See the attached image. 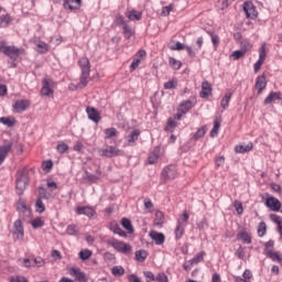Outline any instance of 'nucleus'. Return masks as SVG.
Wrapping results in <instances>:
<instances>
[{
  "instance_id": "obj_1",
  "label": "nucleus",
  "mask_w": 282,
  "mask_h": 282,
  "mask_svg": "<svg viewBox=\"0 0 282 282\" xmlns=\"http://www.w3.org/2000/svg\"><path fill=\"white\" fill-rule=\"evenodd\" d=\"M79 67L82 69V76H80V82L79 86L80 87H87V78H89V72H90V65H89V58L87 57H82L78 61Z\"/></svg>"
},
{
  "instance_id": "obj_2",
  "label": "nucleus",
  "mask_w": 282,
  "mask_h": 282,
  "mask_svg": "<svg viewBox=\"0 0 282 282\" xmlns=\"http://www.w3.org/2000/svg\"><path fill=\"white\" fill-rule=\"evenodd\" d=\"M28 172L26 170H20L18 171V177L15 181V191L17 195H23L25 192V188H28Z\"/></svg>"
},
{
  "instance_id": "obj_3",
  "label": "nucleus",
  "mask_w": 282,
  "mask_h": 282,
  "mask_svg": "<svg viewBox=\"0 0 282 282\" xmlns=\"http://www.w3.org/2000/svg\"><path fill=\"white\" fill-rule=\"evenodd\" d=\"M108 246H111L113 250L117 252H121V254H131L133 248L131 245L126 243L124 241L117 240L116 238H112L107 241Z\"/></svg>"
},
{
  "instance_id": "obj_4",
  "label": "nucleus",
  "mask_w": 282,
  "mask_h": 282,
  "mask_svg": "<svg viewBox=\"0 0 282 282\" xmlns=\"http://www.w3.org/2000/svg\"><path fill=\"white\" fill-rule=\"evenodd\" d=\"M54 87H56V83H54L51 78H44L42 80V96H52V94H54Z\"/></svg>"
},
{
  "instance_id": "obj_5",
  "label": "nucleus",
  "mask_w": 282,
  "mask_h": 282,
  "mask_svg": "<svg viewBox=\"0 0 282 282\" xmlns=\"http://www.w3.org/2000/svg\"><path fill=\"white\" fill-rule=\"evenodd\" d=\"M122 151L113 145H107L105 149H101L99 151V154L104 158H118V155H121Z\"/></svg>"
},
{
  "instance_id": "obj_6",
  "label": "nucleus",
  "mask_w": 282,
  "mask_h": 282,
  "mask_svg": "<svg viewBox=\"0 0 282 282\" xmlns=\"http://www.w3.org/2000/svg\"><path fill=\"white\" fill-rule=\"evenodd\" d=\"M23 237H24L23 223H21V219H18L13 224V239L14 241H21Z\"/></svg>"
},
{
  "instance_id": "obj_7",
  "label": "nucleus",
  "mask_w": 282,
  "mask_h": 282,
  "mask_svg": "<svg viewBox=\"0 0 282 282\" xmlns=\"http://www.w3.org/2000/svg\"><path fill=\"white\" fill-rule=\"evenodd\" d=\"M264 204L267 208H270L273 213H279V210H281V200L274 196L267 197Z\"/></svg>"
},
{
  "instance_id": "obj_8",
  "label": "nucleus",
  "mask_w": 282,
  "mask_h": 282,
  "mask_svg": "<svg viewBox=\"0 0 282 282\" xmlns=\"http://www.w3.org/2000/svg\"><path fill=\"white\" fill-rule=\"evenodd\" d=\"M12 141H7L4 144L0 145V166L6 162V158H8L12 151Z\"/></svg>"
},
{
  "instance_id": "obj_9",
  "label": "nucleus",
  "mask_w": 282,
  "mask_h": 282,
  "mask_svg": "<svg viewBox=\"0 0 282 282\" xmlns=\"http://www.w3.org/2000/svg\"><path fill=\"white\" fill-rule=\"evenodd\" d=\"M265 87H268V80H265V74H262L257 77L254 88L257 90L258 96L263 94Z\"/></svg>"
},
{
  "instance_id": "obj_10",
  "label": "nucleus",
  "mask_w": 282,
  "mask_h": 282,
  "mask_svg": "<svg viewBox=\"0 0 282 282\" xmlns=\"http://www.w3.org/2000/svg\"><path fill=\"white\" fill-rule=\"evenodd\" d=\"M243 12L246 13L247 19H256L257 8L252 3V1H246L243 3Z\"/></svg>"
},
{
  "instance_id": "obj_11",
  "label": "nucleus",
  "mask_w": 282,
  "mask_h": 282,
  "mask_svg": "<svg viewBox=\"0 0 282 282\" xmlns=\"http://www.w3.org/2000/svg\"><path fill=\"white\" fill-rule=\"evenodd\" d=\"M3 54L12 58V61H17L21 54V50L17 46H4Z\"/></svg>"
},
{
  "instance_id": "obj_12",
  "label": "nucleus",
  "mask_w": 282,
  "mask_h": 282,
  "mask_svg": "<svg viewBox=\"0 0 282 282\" xmlns=\"http://www.w3.org/2000/svg\"><path fill=\"white\" fill-rule=\"evenodd\" d=\"M150 239L155 242L156 246H163L164 241H166V237L162 232H158L155 230L150 231Z\"/></svg>"
},
{
  "instance_id": "obj_13",
  "label": "nucleus",
  "mask_w": 282,
  "mask_h": 282,
  "mask_svg": "<svg viewBox=\"0 0 282 282\" xmlns=\"http://www.w3.org/2000/svg\"><path fill=\"white\" fill-rule=\"evenodd\" d=\"M162 177L164 180H175L177 177V170L173 165L166 166L162 171Z\"/></svg>"
},
{
  "instance_id": "obj_14",
  "label": "nucleus",
  "mask_w": 282,
  "mask_h": 282,
  "mask_svg": "<svg viewBox=\"0 0 282 282\" xmlns=\"http://www.w3.org/2000/svg\"><path fill=\"white\" fill-rule=\"evenodd\" d=\"M86 113L89 118V120H91L93 122H100V112H98V109L91 107V106H88L86 108Z\"/></svg>"
},
{
  "instance_id": "obj_15",
  "label": "nucleus",
  "mask_w": 282,
  "mask_h": 282,
  "mask_svg": "<svg viewBox=\"0 0 282 282\" xmlns=\"http://www.w3.org/2000/svg\"><path fill=\"white\" fill-rule=\"evenodd\" d=\"M68 274L70 276H75V279L79 282H87V279L85 278V273H83L78 268L68 269Z\"/></svg>"
},
{
  "instance_id": "obj_16",
  "label": "nucleus",
  "mask_w": 282,
  "mask_h": 282,
  "mask_svg": "<svg viewBox=\"0 0 282 282\" xmlns=\"http://www.w3.org/2000/svg\"><path fill=\"white\" fill-rule=\"evenodd\" d=\"M252 47V45H250V43L247 42V44H245L241 50H237L231 54V57L234 58V61H239V58H241V56H245L246 52H248V50H250Z\"/></svg>"
},
{
  "instance_id": "obj_17",
  "label": "nucleus",
  "mask_w": 282,
  "mask_h": 282,
  "mask_svg": "<svg viewBox=\"0 0 282 282\" xmlns=\"http://www.w3.org/2000/svg\"><path fill=\"white\" fill-rule=\"evenodd\" d=\"M77 215H85L86 217H94L96 210L89 206H82L76 208Z\"/></svg>"
},
{
  "instance_id": "obj_18",
  "label": "nucleus",
  "mask_w": 282,
  "mask_h": 282,
  "mask_svg": "<svg viewBox=\"0 0 282 282\" xmlns=\"http://www.w3.org/2000/svg\"><path fill=\"white\" fill-rule=\"evenodd\" d=\"M213 94V86L208 82L202 83L200 98H208Z\"/></svg>"
},
{
  "instance_id": "obj_19",
  "label": "nucleus",
  "mask_w": 282,
  "mask_h": 282,
  "mask_svg": "<svg viewBox=\"0 0 282 282\" xmlns=\"http://www.w3.org/2000/svg\"><path fill=\"white\" fill-rule=\"evenodd\" d=\"M28 107H30V101H28L25 99L18 100L13 105V109H15L17 113H21V112L25 111L28 109Z\"/></svg>"
},
{
  "instance_id": "obj_20",
  "label": "nucleus",
  "mask_w": 282,
  "mask_h": 282,
  "mask_svg": "<svg viewBox=\"0 0 282 282\" xmlns=\"http://www.w3.org/2000/svg\"><path fill=\"white\" fill-rule=\"evenodd\" d=\"M82 0H65V10H78L80 8Z\"/></svg>"
},
{
  "instance_id": "obj_21",
  "label": "nucleus",
  "mask_w": 282,
  "mask_h": 282,
  "mask_svg": "<svg viewBox=\"0 0 282 282\" xmlns=\"http://www.w3.org/2000/svg\"><path fill=\"white\" fill-rule=\"evenodd\" d=\"M18 210L19 213L23 214V217H30L32 215V210L25 205V202L20 200L18 203Z\"/></svg>"
},
{
  "instance_id": "obj_22",
  "label": "nucleus",
  "mask_w": 282,
  "mask_h": 282,
  "mask_svg": "<svg viewBox=\"0 0 282 282\" xmlns=\"http://www.w3.org/2000/svg\"><path fill=\"white\" fill-rule=\"evenodd\" d=\"M110 230L115 235H119V237H124V238L127 237V232H124V230H122V228H120V225H118V223H111Z\"/></svg>"
},
{
  "instance_id": "obj_23",
  "label": "nucleus",
  "mask_w": 282,
  "mask_h": 282,
  "mask_svg": "<svg viewBox=\"0 0 282 282\" xmlns=\"http://www.w3.org/2000/svg\"><path fill=\"white\" fill-rule=\"evenodd\" d=\"M274 100H281V93H271L268 95V97L264 99L263 105H272Z\"/></svg>"
},
{
  "instance_id": "obj_24",
  "label": "nucleus",
  "mask_w": 282,
  "mask_h": 282,
  "mask_svg": "<svg viewBox=\"0 0 282 282\" xmlns=\"http://www.w3.org/2000/svg\"><path fill=\"white\" fill-rule=\"evenodd\" d=\"M185 228H186V224H182V221H177V225L174 231L176 239H182V237H184Z\"/></svg>"
},
{
  "instance_id": "obj_25",
  "label": "nucleus",
  "mask_w": 282,
  "mask_h": 282,
  "mask_svg": "<svg viewBox=\"0 0 282 282\" xmlns=\"http://www.w3.org/2000/svg\"><path fill=\"white\" fill-rule=\"evenodd\" d=\"M39 197L37 199H52L54 197V195H52V193L47 192V189H45V187H39Z\"/></svg>"
},
{
  "instance_id": "obj_26",
  "label": "nucleus",
  "mask_w": 282,
  "mask_h": 282,
  "mask_svg": "<svg viewBox=\"0 0 282 282\" xmlns=\"http://www.w3.org/2000/svg\"><path fill=\"white\" fill-rule=\"evenodd\" d=\"M220 127H221V120H219V118H216L214 120V128L210 130V138H216V135L219 134Z\"/></svg>"
},
{
  "instance_id": "obj_27",
  "label": "nucleus",
  "mask_w": 282,
  "mask_h": 282,
  "mask_svg": "<svg viewBox=\"0 0 282 282\" xmlns=\"http://www.w3.org/2000/svg\"><path fill=\"white\" fill-rule=\"evenodd\" d=\"M230 98H232V93H226L223 99L220 100V107L226 110L230 105Z\"/></svg>"
},
{
  "instance_id": "obj_28",
  "label": "nucleus",
  "mask_w": 282,
  "mask_h": 282,
  "mask_svg": "<svg viewBox=\"0 0 282 282\" xmlns=\"http://www.w3.org/2000/svg\"><path fill=\"white\" fill-rule=\"evenodd\" d=\"M121 226L127 230L129 235H133V225L131 224V220H129L128 218H122Z\"/></svg>"
},
{
  "instance_id": "obj_29",
  "label": "nucleus",
  "mask_w": 282,
  "mask_h": 282,
  "mask_svg": "<svg viewBox=\"0 0 282 282\" xmlns=\"http://www.w3.org/2000/svg\"><path fill=\"white\" fill-rule=\"evenodd\" d=\"M128 19L130 21H141L142 20V12L131 10V11L128 12Z\"/></svg>"
},
{
  "instance_id": "obj_30",
  "label": "nucleus",
  "mask_w": 282,
  "mask_h": 282,
  "mask_svg": "<svg viewBox=\"0 0 282 282\" xmlns=\"http://www.w3.org/2000/svg\"><path fill=\"white\" fill-rule=\"evenodd\" d=\"M10 23H12V18L10 17V14L7 13L0 15V28H8Z\"/></svg>"
},
{
  "instance_id": "obj_31",
  "label": "nucleus",
  "mask_w": 282,
  "mask_h": 282,
  "mask_svg": "<svg viewBox=\"0 0 282 282\" xmlns=\"http://www.w3.org/2000/svg\"><path fill=\"white\" fill-rule=\"evenodd\" d=\"M236 153H248L249 151H252V143L245 144V145H237L235 148Z\"/></svg>"
},
{
  "instance_id": "obj_32",
  "label": "nucleus",
  "mask_w": 282,
  "mask_h": 282,
  "mask_svg": "<svg viewBox=\"0 0 282 282\" xmlns=\"http://www.w3.org/2000/svg\"><path fill=\"white\" fill-rule=\"evenodd\" d=\"M134 256H135V259L140 263H142L147 260V257H149V252H147V250H139V251H135Z\"/></svg>"
},
{
  "instance_id": "obj_33",
  "label": "nucleus",
  "mask_w": 282,
  "mask_h": 282,
  "mask_svg": "<svg viewBox=\"0 0 282 282\" xmlns=\"http://www.w3.org/2000/svg\"><path fill=\"white\" fill-rule=\"evenodd\" d=\"M138 138H140V130L135 129L127 137V140L129 144H133Z\"/></svg>"
},
{
  "instance_id": "obj_34",
  "label": "nucleus",
  "mask_w": 282,
  "mask_h": 282,
  "mask_svg": "<svg viewBox=\"0 0 282 282\" xmlns=\"http://www.w3.org/2000/svg\"><path fill=\"white\" fill-rule=\"evenodd\" d=\"M31 226L34 229L43 228V226H45V220L41 217H37V218L32 220Z\"/></svg>"
},
{
  "instance_id": "obj_35",
  "label": "nucleus",
  "mask_w": 282,
  "mask_h": 282,
  "mask_svg": "<svg viewBox=\"0 0 282 282\" xmlns=\"http://www.w3.org/2000/svg\"><path fill=\"white\" fill-rule=\"evenodd\" d=\"M163 224H164V213L156 212L155 219H154V226H162Z\"/></svg>"
},
{
  "instance_id": "obj_36",
  "label": "nucleus",
  "mask_w": 282,
  "mask_h": 282,
  "mask_svg": "<svg viewBox=\"0 0 282 282\" xmlns=\"http://www.w3.org/2000/svg\"><path fill=\"white\" fill-rule=\"evenodd\" d=\"M105 135L107 140H111V138H116V135H118V130H116V128H108L105 130Z\"/></svg>"
},
{
  "instance_id": "obj_37",
  "label": "nucleus",
  "mask_w": 282,
  "mask_h": 282,
  "mask_svg": "<svg viewBox=\"0 0 282 282\" xmlns=\"http://www.w3.org/2000/svg\"><path fill=\"white\" fill-rule=\"evenodd\" d=\"M35 210L43 215V212L45 210V204H43V200L41 198H37L35 202Z\"/></svg>"
},
{
  "instance_id": "obj_38",
  "label": "nucleus",
  "mask_w": 282,
  "mask_h": 282,
  "mask_svg": "<svg viewBox=\"0 0 282 282\" xmlns=\"http://www.w3.org/2000/svg\"><path fill=\"white\" fill-rule=\"evenodd\" d=\"M238 239H241L242 242L248 245L252 243V239L250 238V235H248V232L246 231L238 234Z\"/></svg>"
},
{
  "instance_id": "obj_39",
  "label": "nucleus",
  "mask_w": 282,
  "mask_h": 282,
  "mask_svg": "<svg viewBox=\"0 0 282 282\" xmlns=\"http://www.w3.org/2000/svg\"><path fill=\"white\" fill-rule=\"evenodd\" d=\"M267 257H269V259H272V261H278L279 263H281L282 261L281 256L276 251H268Z\"/></svg>"
},
{
  "instance_id": "obj_40",
  "label": "nucleus",
  "mask_w": 282,
  "mask_h": 282,
  "mask_svg": "<svg viewBox=\"0 0 282 282\" xmlns=\"http://www.w3.org/2000/svg\"><path fill=\"white\" fill-rule=\"evenodd\" d=\"M207 128L206 126L202 127L194 133V140H199L200 138H204L206 135Z\"/></svg>"
},
{
  "instance_id": "obj_41",
  "label": "nucleus",
  "mask_w": 282,
  "mask_h": 282,
  "mask_svg": "<svg viewBox=\"0 0 282 282\" xmlns=\"http://www.w3.org/2000/svg\"><path fill=\"white\" fill-rule=\"evenodd\" d=\"M267 56L268 52L265 51V44H262L259 48V61L265 62Z\"/></svg>"
},
{
  "instance_id": "obj_42",
  "label": "nucleus",
  "mask_w": 282,
  "mask_h": 282,
  "mask_svg": "<svg viewBox=\"0 0 282 282\" xmlns=\"http://www.w3.org/2000/svg\"><path fill=\"white\" fill-rule=\"evenodd\" d=\"M91 257V250L85 249L79 252V259L82 261H87Z\"/></svg>"
},
{
  "instance_id": "obj_43",
  "label": "nucleus",
  "mask_w": 282,
  "mask_h": 282,
  "mask_svg": "<svg viewBox=\"0 0 282 282\" xmlns=\"http://www.w3.org/2000/svg\"><path fill=\"white\" fill-rule=\"evenodd\" d=\"M158 158H160V153L158 151H154L149 155L148 164H155V162H158Z\"/></svg>"
},
{
  "instance_id": "obj_44",
  "label": "nucleus",
  "mask_w": 282,
  "mask_h": 282,
  "mask_svg": "<svg viewBox=\"0 0 282 282\" xmlns=\"http://www.w3.org/2000/svg\"><path fill=\"white\" fill-rule=\"evenodd\" d=\"M85 173H86L85 180H87L88 182H91L93 184L98 182V180H100V176L96 174H91L89 172H85Z\"/></svg>"
},
{
  "instance_id": "obj_45",
  "label": "nucleus",
  "mask_w": 282,
  "mask_h": 282,
  "mask_svg": "<svg viewBox=\"0 0 282 282\" xmlns=\"http://www.w3.org/2000/svg\"><path fill=\"white\" fill-rule=\"evenodd\" d=\"M169 63L173 69H180V67H182V62L175 59L174 57H170Z\"/></svg>"
},
{
  "instance_id": "obj_46",
  "label": "nucleus",
  "mask_w": 282,
  "mask_h": 282,
  "mask_svg": "<svg viewBox=\"0 0 282 282\" xmlns=\"http://www.w3.org/2000/svg\"><path fill=\"white\" fill-rule=\"evenodd\" d=\"M122 30L127 39H130L131 36H133V30L129 26V24H123Z\"/></svg>"
},
{
  "instance_id": "obj_47",
  "label": "nucleus",
  "mask_w": 282,
  "mask_h": 282,
  "mask_svg": "<svg viewBox=\"0 0 282 282\" xmlns=\"http://www.w3.org/2000/svg\"><path fill=\"white\" fill-rule=\"evenodd\" d=\"M111 272H112L113 276H122V274H124V268H122V267H113L111 269Z\"/></svg>"
},
{
  "instance_id": "obj_48",
  "label": "nucleus",
  "mask_w": 282,
  "mask_h": 282,
  "mask_svg": "<svg viewBox=\"0 0 282 282\" xmlns=\"http://www.w3.org/2000/svg\"><path fill=\"white\" fill-rule=\"evenodd\" d=\"M267 229H268V227H267L265 223L261 221V223L259 224V227H258V235H259L260 237H264V236H265V232H267Z\"/></svg>"
},
{
  "instance_id": "obj_49",
  "label": "nucleus",
  "mask_w": 282,
  "mask_h": 282,
  "mask_svg": "<svg viewBox=\"0 0 282 282\" xmlns=\"http://www.w3.org/2000/svg\"><path fill=\"white\" fill-rule=\"evenodd\" d=\"M0 122L6 127H14V121H12V119H10L9 117H1Z\"/></svg>"
},
{
  "instance_id": "obj_50",
  "label": "nucleus",
  "mask_w": 282,
  "mask_h": 282,
  "mask_svg": "<svg viewBox=\"0 0 282 282\" xmlns=\"http://www.w3.org/2000/svg\"><path fill=\"white\" fill-rule=\"evenodd\" d=\"M234 206H235L236 213H238V215H243V205L241 204V202L235 200Z\"/></svg>"
},
{
  "instance_id": "obj_51",
  "label": "nucleus",
  "mask_w": 282,
  "mask_h": 282,
  "mask_svg": "<svg viewBox=\"0 0 282 282\" xmlns=\"http://www.w3.org/2000/svg\"><path fill=\"white\" fill-rule=\"evenodd\" d=\"M66 232L67 235L74 236L78 232V227H76V225H68Z\"/></svg>"
},
{
  "instance_id": "obj_52",
  "label": "nucleus",
  "mask_w": 282,
  "mask_h": 282,
  "mask_svg": "<svg viewBox=\"0 0 282 282\" xmlns=\"http://www.w3.org/2000/svg\"><path fill=\"white\" fill-rule=\"evenodd\" d=\"M170 50H172L173 52H180L182 50H185V46L181 42H176L175 45H170Z\"/></svg>"
},
{
  "instance_id": "obj_53",
  "label": "nucleus",
  "mask_w": 282,
  "mask_h": 282,
  "mask_svg": "<svg viewBox=\"0 0 282 282\" xmlns=\"http://www.w3.org/2000/svg\"><path fill=\"white\" fill-rule=\"evenodd\" d=\"M181 109H183V111H186V112L189 109H193V101L186 100L185 102L181 104Z\"/></svg>"
},
{
  "instance_id": "obj_54",
  "label": "nucleus",
  "mask_w": 282,
  "mask_h": 282,
  "mask_svg": "<svg viewBox=\"0 0 282 282\" xmlns=\"http://www.w3.org/2000/svg\"><path fill=\"white\" fill-rule=\"evenodd\" d=\"M143 275L145 276L147 282L155 281V274L151 271H144Z\"/></svg>"
},
{
  "instance_id": "obj_55",
  "label": "nucleus",
  "mask_w": 282,
  "mask_h": 282,
  "mask_svg": "<svg viewBox=\"0 0 282 282\" xmlns=\"http://www.w3.org/2000/svg\"><path fill=\"white\" fill-rule=\"evenodd\" d=\"M36 47H39L37 52H40V54L47 52V44H45V42L37 43Z\"/></svg>"
},
{
  "instance_id": "obj_56",
  "label": "nucleus",
  "mask_w": 282,
  "mask_h": 282,
  "mask_svg": "<svg viewBox=\"0 0 282 282\" xmlns=\"http://www.w3.org/2000/svg\"><path fill=\"white\" fill-rule=\"evenodd\" d=\"M204 259V254L197 253L193 259L189 260L191 265L194 263H199Z\"/></svg>"
},
{
  "instance_id": "obj_57",
  "label": "nucleus",
  "mask_w": 282,
  "mask_h": 282,
  "mask_svg": "<svg viewBox=\"0 0 282 282\" xmlns=\"http://www.w3.org/2000/svg\"><path fill=\"white\" fill-rule=\"evenodd\" d=\"M270 219H271V221H273V224H278L279 226H281V224H282L281 216H279L276 214H271Z\"/></svg>"
},
{
  "instance_id": "obj_58",
  "label": "nucleus",
  "mask_w": 282,
  "mask_h": 282,
  "mask_svg": "<svg viewBox=\"0 0 282 282\" xmlns=\"http://www.w3.org/2000/svg\"><path fill=\"white\" fill-rule=\"evenodd\" d=\"M52 166H54L52 161H44L42 164L43 171H52Z\"/></svg>"
},
{
  "instance_id": "obj_59",
  "label": "nucleus",
  "mask_w": 282,
  "mask_h": 282,
  "mask_svg": "<svg viewBox=\"0 0 282 282\" xmlns=\"http://www.w3.org/2000/svg\"><path fill=\"white\" fill-rule=\"evenodd\" d=\"M156 282H169V278L166 276V274L164 273H159L156 276H155V280Z\"/></svg>"
},
{
  "instance_id": "obj_60",
  "label": "nucleus",
  "mask_w": 282,
  "mask_h": 282,
  "mask_svg": "<svg viewBox=\"0 0 282 282\" xmlns=\"http://www.w3.org/2000/svg\"><path fill=\"white\" fill-rule=\"evenodd\" d=\"M173 10V4H169L166 7H163L162 14L164 17H169Z\"/></svg>"
},
{
  "instance_id": "obj_61",
  "label": "nucleus",
  "mask_w": 282,
  "mask_h": 282,
  "mask_svg": "<svg viewBox=\"0 0 282 282\" xmlns=\"http://www.w3.org/2000/svg\"><path fill=\"white\" fill-rule=\"evenodd\" d=\"M11 282H30L25 276L17 275L11 276Z\"/></svg>"
},
{
  "instance_id": "obj_62",
  "label": "nucleus",
  "mask_w": 282,
  "mask_h": 282,
  "mask_svg": "<svg viewBox=\"0 0 282 282\" xmlns=\"http://www.w3.org/2000/svg\"><path fill=\"white\" fill-rule=\"evenodd\" d=\"M67 149H69V147L66 143L61 142L57 144L58 153H65V151H67Z\"/></svg>"
},
{
  "instance_id": "obj_63",
  "label": "nucleus",
  "mask_w": 282,
  "mask_h": 282,
  "mask_svg": "<svg viewBox=\"0 0 282 282\" xmlns=\"http://www.w3.org/2000/svg\"><path fill=\"white\" fill-rule=\"evenodd\" d=\"M189 216H188V212H183V215L178 218L177 221H181V224H186V221H188Z\"/></svg>"
},
{
  "instance_id": "obj_64",
  "label": "nucleus",
  "mask_w": 282,
  "mask_h": 282,
  "mask_svg": "<svg viewBox=\"0 0 282 282\" xmlns=\"http://www.w3.org/2000/svg\"><path fill=\"white\" fill-rule=\"evenodd\" d=\"M177 85L173 80H169L164 84V89H175Z\"/></svg>"
}]
</instances>
